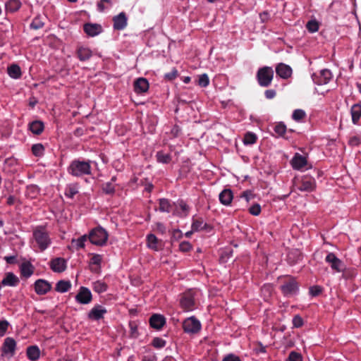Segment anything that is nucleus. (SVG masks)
Masks as SVG:
<instances>
[{"mask_svg": "<svg viewBox=\"0 0 361 361\" xmlns=\"http://www.w3.org/2000/svg\"><path fill=\"white\" fill-rule=\"evenodd\" d=\"M265 97L268 99L274 98L276 95V92L274 90H267L264 92Z\"/></svg>", "mask_w": 361, "mask_h": 361, "instance_id": "obj_63", "label": "nucleus"}, {"mask_svg": "<svg viewBox=\"0 0 361 361\" xmlns=\"http://www.w3.org/2000/svg\"><path fill=\"white\" fill-rule=\"evenodd\" d=\"M182 235H183L182 232L178 229H176L172 233L171 239L178 240V239H180L182 237Z\"/></svg>", "mask_w": 361, "mask_h": 361, "instance_id": "obj_64", "label": "nucleus"}, {"mask_svg": "<svg viewBox=\"0 0 361 361\" xmlns=\"http://www.w3.org/2000/svg\"><path fill=\"white\" fill-rule=\"evenodd\" d=\"M75 298L78 302L87 305L91 302L92 300V295L89 288L81 286Z\"/></svg>", "mask_w": 361, "mask_h": 361, "instance_id": "obj_12", "label": "nucleus"}, {"mask_svg": "<svg viewBox=\"0 0 361 361\" xmlns=\"http://www.w3.org/2000/svg\"><path fill=\"white\" fill-rule=\"evenodd\" d=\"M76 55L80 61H85L92 57V51L88 47L80 46L76 49Z\"/></svg>", "mask_w": 361, "mask_h": 361, "instance_id": "obj_23", "label": "nucleus"}, {"mask_svg": "<svg viewBox=\"0 0 361 361\" xmlns=\"http://www.w3.org/2000/svg\"><path fill=\"white\" fill-rule=\"evenodd\" d=\"M7 72L8 75L13 79H18L22 75L20 68L17 64H11L9 66Z\"/></svg>", "mask_w": 361, "mask_h": 361, "instance_id": "obj_34", "label": "nucleus"}, {"mask_svg": "<svg viewBox=\"0 0 361 361\" xmlns=\"http://www.w3.org/2000/svg\"><path fill=\"white\" fill-rule=\"evenodd\" d=\"M319 27V24L316 20H311L307 22L306 25V28L310 32H315L318 31Z\"/></svg>", "mask_w": 361, "mask_h": 361, "instance_id": "obj_47", "label": "nucleus"}, {"mask_svg": "<svg viewBox=\"0 0 361 361\" xmlns=\"http://www.w3.org/2000/svg\"><path fill=\"white\" fill-rule=\"evenodd\" d=\"M257 140V137L256 134L252 132H247L245 134L243 137V143L245 145H253Z\"/></svg>", "mask_w": 361, "mask_h": 361, "instance_id": "obj_41", "label": "nucleus"}, {"mask_svg": "<svg viewBox=\"0 0 361 361\" xmlns=\"http://www.w3.org/2000/svg\"><path fill=\"white\" fill-rule=\"evenodd\" d=\"M179 249L181 252H187L192 249V245L189 242L183 241L180 243Z\"/></svg>", "mask_w": 361, "mask_h": 361, "instance_id": "obj_57", "label": "nucleus"}, {"mask_svg": "<svg viewBox=\"0 0 361 361\" xmlns=\"http://www.w3.org/2000/svg\"><path fill=\"white\" fill-rule=\"evenodd\" d=\"M166 344V341L159 337H154L151 342V345L157 349L163 348Z\"/></svg>", "mask_w": 361, "mask_h": 361, "instance_id": "obj_44", "label": "nucleus"}, {"mask_svg": "<svg viewBox=\"0 0 361 361\" xmlns=\"http://www.w3.org/2000/svg\"><path fill=\"white\" fill-rule=\"evenodd\" d=\"M20 274L25 278H29L33 274V267L29 262L22 264L20 267Z\"/></svg>", "mask_w": 361, "mask_h": 361, "instance_id": "obj_37", "label": "nucleus"}, {"mask_svg": "<svg viewBox=\"0 0 361 361\" xmlns=\"http://www.w3.org/2000/svg\"><path fill=\"white\" fill-rule=\"evenodd\" d=\"M274 70L270 66L259 68L256 74V78L259 86L269 87L274 78Z\"/></svg>", "mask_w": 361, "mask_h": 361, "instance_id": "obj_4", "label": "nucleus"}, {"mask_svg": "<svg viewBox=\"0 0 361 361\" xmlns=\"http://www.w3.org/2000/svg\"><path fill=\"white\" fill-rule=\"evenodd\" d=\"M286 361H302V357L300 353L291 351Z\"/></svg>", "mask_w": 361, "mask_h": 361, "instance_id": "obj_51", "label": "nucleus"}, {"mask_svg": "<svg viewBox=\"0 0 361 361\" xmlns=\"http://www.w3.org/2000/svg\"><path fill=\"white\" fill-rule=\"evenodd\" d=\"M181 132V128L178 125H174L171 130V134L173 137L179 136Z\"/></svg>", "mask_w": 361, "mask_h": 361, "instance_id": "obj_62", "label": "nucleus"}, {"mask_svg": "<svg viewBox=\"0 0 361 361\" xmlns=\"http://www.w3.org/2000/svg\"><path fill=\"white\" fill-rule=\"evenodd\" d=\"M134 91L137 94L145 93L149 89V82L144 78H139L134 81Z\"/></svg>", "mask_w": 361, "mask_h": 361, "instance_id": "obj_20", "label": "nucleus"}, {"mask_svg": "<svg viewBox=\"0 0 361 361\" xmlns=\"http://www.w3.org/2000/svg\"><path fill=\"white\" fill-rule=\"evenodd\" d=\"M183 329L185 333L197 334L201 329V324L195 317H191L183 321Z\"/></svg>", "mask_w": 361, "mask_h": 361, "instance_id": "obj_7", "label": "nucleus"}, {"mask_svg": "<svg viewBox=\"0 0 361 361\" xmlns=\"http://www.w3.org/2000/svg\"><path fill=\"white\" fill-rule=\"evenodd\" d=\"M156 157L157 161L162 164H169L171 161L170 154L164 153L162 151L157 152Z\"/></svg>", "mask_w": 361, "mask_h": 361, "instance_id": "obj_40", "label": "nucleus"}, {"mask_svg": "<svg viewBox=\"0 0 361 361\" xmlns=\"http://www.w3.org/2000/svg\"><path fill=\"white\" fill-rule=\"evenodd\" d=\"M44 22H42L41 18L39 16H37L32 20L30 24V27L33 30H39L42 28L44 27Z\"/></svg>", "mask_w": 361, "mask_h": 361, "instance_id": "obj_49", "label": "nucleus"}, {"mask_svg": "<svg viewBox=\"0 0 361 361\" xmlns=\"http://www.w3.org/2000/svg\"><path fill=\"white\" fill-rule=\"evenodd\" d=\"M280 289L283 295L292 296L298 293L299 289L298 283L294 277L287 276L281 285Z\"/></svg>", "mask_w": 361, "mask_h": 361, "instance_id": "obj_5", "label": "nucleus"}, {"mask_svg": "<svg viewBox=\"0 0 361 361\" xmlns=\"http://www.w3.org/2000/svg\"><path fill=\"white\" fill-rule=\"evenodd\" d=\"M71 288V283L69 281H59L55 287V290L59 293H66Z\"/></svg>", "mask_w": 361, "mask_h": 361, "instance_id": "obj_35", "label": "nucleus"}, {"mask_svg": "<svg viewBox=\"0 0 361 361\" xmlns=\"http://www.w3.org/2000/svg\"><path fill=\"white\" fill-rule=\"evenodd\" d=\"M157 357L154 353L148 352L147 355H143L142 361H157Z\"/></svg>", "mask_w": 361, "mask_h": 361, "instance_id": "obj_59", "label": "nucleus"}, {"mask_svg": "<svg viewBox=\"0 0 361 361\" xmlns=\"http://www.w3.org/2000/svg\"><path fill=\"white\" fill-rule=\"evenodd\" d=\"M27 356L31 361H36L39 358L40 350L37 345H30L27 348Z\"/></svg>", "mask_w": 361, "mask_h": 361, "instance_id": "obj_30", "label": "nucleus"}, {"mask_svg": "<svg viewBox=\"0 0 361 361\" xmlns=\"http://www.w3.org/2000/svg\"><path fill=\"white\" fill-rule=\"evenodd\" d=\"M276 73L280 78L288 79L291 76L293 71L288 65L280 63L276 66Z\"/></svg>", "mask_w": 361, "mask_h": 361, "instance_id": "obj_18", "label": "nucleus"}, {"mask_svg": "<svg viewBox=\"0 0 361 361\" xmlns=\"http://www.w3.org/2000/svg\"><path fill=\"white\" fill-rule=\"evenodd\" d=\"M32 236L41 252L47 250L51 243L49 233L44 226H37L33 230Z\"/></svg>", "mask_w": 361, "mask_h": 361, "instance_id": "obj_2", "label": "nucleus"}, {"mask_svg": "<svg viewBox=\"0 0 361 361\" xmlns=\"http://www.w3.org/2000/svg\"><path fill=\"white\" fill-rule=\"evenodd\" d=\"M91 255L90 264L97 265L100 267L102 261V256L99 254H91Z\"/></svg>", "mask_w": 361, "mask_h": 361, "instance_id": "obj_50", "label": "nucleus"}, {"mask_svg": "<svg viewBox=\"0 0 361 361\" xmlns=\"http://www.w3.org/2000/svg\"><path fill=\"white\" fill-rule=\"evenodd\" d=\"M302 259V253L298 249H292L287 254V262L293 266Z\"/></svg>", "mask_w": 361, "mask_h": 361, "instance_id": "obj_19", "label": "nucleus"}, {"mask_svg": "<svg viewBox=\"0 0 361 361\" xmlns=\"http://www.w3.org/2000/svg\"><path fill=\"white\" fill-rule=\"evenodd\" d=\"M248 211L253 216H259L262 211L261 206L258 203H255L249 208Z\"/></svg>", "mask_w": 361, "mask_h": 361, "instance_id": "obj_52", "label": "nucleus"}, {"mask_svg": "<svg viewBox=\"0 0 361 361\" xmlns=\"http://www.w3.org/2000/svg\"><path fill=\"white\" fill-rule=\"evenodd\" d=\"M149 322L152 328L159 330L165 325L166 318L161 314H154L150 317Z\"/></svg>", "mask_w": 361, "mask_h": 361, "instance_id": "obj_16", "label": "nucleus"}, {"mask_svg": "<svg viewBox=\"0 0 361 361\" xmlns=\"http://www.w3.org/2000/svg\"><path fill=\"white\" fill-rule=\"evenodd\" d=\"M40 192V188L37 185H29L26 187L25 196L30 199H36Z\"/></svg>", "mask_w": 361, "mask_h": 361, "instance_id": "obj_31", "label": "nucleus"}, {"mask_svg": "<svg viewBox=\"0 0 361 361\" xmlns=\"http://www.w3.org/2000/svg\"><path fill=\"white\" fill-rule=\"evenodd\" d=\"M180 306L186 311H191L195 308V298L192 290L184 293L180 298Z\"/></svg>", "mask_w": 361, "mask_h": 361, "instance_id": "obj_10", "label": "nucleus"}, {"mask_svg": "<svg viewBox=\"0 0 361 361\" xmlns=\"http://www.w3.org/2000/svg\"><path fill=\"white\" fill-rule=\"evenodd\" d=\"M102 191L106 194L112 195L115 192V186L111 182H107L102 185Z\"/></svg>", "mask_w": 361, "mask_h": 361, "instance_id": "obj_43", "label": "nucleus"}, {"mask_svg": "<svg viewBox=\"0 0 361 361\" xmlns=\"http://www.w3.org/2000/svg\"><path fill=\"white\" fill-rule=\"evenodd\" d=\"M222 361H241V360L239 356L233 353H229L224 356Z\"/></svg>", "mask_w": 361, "mask_h": 361, "instance_id": "obj_60", "label": "nucleus"}, {"mask_svg": "<svg viewBox=\"0 0 361 361\" xmlns=\"http://www.w3.org/2000/svg\"><path fill=\"white\" fill-rule=\"evenodd\" d=\"M9 323L6 320L0 321V337H2L6 332Z\"/></svg>", "mask_w": 361, "mask_h": 361, "instance_id": "obj_58", "label": "nucleus"}, {"mask_svg": "<svg viewBox=\"0 0 361 361\" xmlns=\"http://www.w3.org/2000/svg\"><path fill=\"white\" fill-rule=\"evenodd\" d=\"M87 240V235L85 234L78 239H72L71 245L75 248L76 250L84 248L85 242Z\"/></svg>", "mask_w": 361, "mask_h": 361, "instance_id": "obj_36", "label": "nucleus"}, {"mask_svg": "<svg viewBox=\"0 0 361 361\" xmlns=\"http://www.w3.org/2000/svg\"><path fill=\"white\" fill-rule=\"evenodd\" d=\"M240 197L244 198L247 202H249L254 197V195L251 190H245L240 195Z\"/></svg>", "mask_w": 361, "mask_h": 361, "instance_id": "obj_61", "label": "nucleus"}, {"mask_svg": "<svg viewBox=\"0 0 361 361\" xmlns=\"http://www.w3.org/2000/svg\"><path fill=\"white\" fill-rule=\"evenodd\" d=\"M107 310L101 305H95L88 312L87 318L92 321H99L104 317Z\"/></svg>", "mask_w": 361, "mask_h": 361, "instance_id": "obj_11", "label": "nucleus"}, {"mask_svg": "<svg viewBox=\"0 0 361 361\" xmlns=\"http://www.w3.org/2000/svg\"><path fill=\"white\" fill-rule=\"evenodd\" d=\"M322 290L323 288L319 286H313L310 288V294L313 297H316L322 293Z\"/></svg>", "mask_w": 361, "mask_h": 361, "instance_id": "obj_55", "label": "nucleus"}, {"mask_svg": "<svg viewBox=\"0 0 361 361\" xmlns=\"http://www.w3.org/2000/svg\"><path fill=\"white\" fill-rule=\"evenodd\" d=\"M159 209L161 212L169 213L172 210L173 204L169 199L161 198L159 200Z\"/></svg>", "mask_w": 361, "mask_h": 361, "instance_id": "obj_33", "label": "nucleus"}, {"mask_svg": "<svg viewBox=\"0 0 361 361\" xmlns=\"http://www.w3.org/2000/svg\"><path fill=\"white\" fill-rule=\"evenodd\" d=\"M212 227L206 223H204L202 218L192 219V231H200L202 230H211Z\"/></svg>", "mask_w": 361, "mask_h": 361, "instance_id": "obj_24", "label": "nucleus"}, {"mask_svg": "<svg viewBox=\"0 0 361 361\" xmlns=\"http://www.w3.org/2000/svg\"><path fill=\"white\" fill-rule=\"evenodd\" d=\"M78 192V189L74 185H68L65 190V195L69 198H73L74 196Z\"/></svg>", "mask_w": 361, "mask_h": 361, "instance_id": "obj_48", "label": "nucleus"}, {"mask_svg": "<svg viewBox=\"0 0 361 361\" xmlns=\"http://www.w3.org/2000/svg\"><path fill=\"white\" fill-rule=\"evenodd\" d=\"M316 188L315 179L312 176H303L298 185L297 188L302 192H312Z\"/></svg>", "mask_w": 361, "mask_h": 361, "instance_id": "obj_8", "label": "nucleus"}, {"mask_svg": "<svg viewBox=\"0 0 361 361\" xmlns=\"http://www.w3.org/2000/svg\"><path fill=\"white\" fill-rule=\"evenodd\" d=\"M325 262L336 272H343L345 269V265L343 262L338 259L334 252H329L327 254L325 257Z\"/></svg>", "mask_w": 361, "mask_h": 361, "instance_id": "obj_6", "label": "nucleus"}, {"mask_svg": "<svg viewBox=\"0 0 361 361\" xmlns=\"http://www.w3.org/2000/svg\"><path fill=\"white\" fill-rule=\"evenodd\" d=\"M306 164V158L298 154H296L292 160V166L295 169H300Z\"/></svg>", "mask_w": 361, "mask_h": 361, "instance_id": "obj_32", "label": "nucleus"}, {"mask_svg": "<svg viewBox=\"0 0 361 361\" xmlns=\"http://www.w3.org/2000/svg\"><path fill=\"white\" fill-rule=\"evenodd\" d=\"M35 290L37 295H45L51 289V284L44 279H37L35 283Z\"/></svg>", "mask_w": 361, "mask_h": 361, "instance_id": "obj_14", "label": "nucleus"}, {"mask_svg": "<svg viewBox=\"0 0 361 361\" xmlns=\"http://www.w3.org/2000/svg\"><path fill=\"white\" fill-rule=\"evenodd\" d=\"M147 244L149 248L154 251L160 250V240L154 234H148L147 235Z\"/></svg>", "mask_w": 361, "mask_h": 361, "instance_id": "obj_29", "label": "nucleus"}, {"mask_svg": "<svg viewBox=\"0 0 361 361\" xmlns=\"http://www.w3.org/2000/svg\"><path fill=\"white\" fill-rule=\"evenodd\" d=\"M21 7L20 0H10L6 4V11L14 13Z\"/></svg>", "mask_w": 361, "mask_h": 361, "instance_id": "obj_38", "label": "nucleus"}, {"mask_svg": "<svg viewBox=\"0 0 361 361\" xmlns=\"http://www.w3.org/2000/svg\"><path fill=\"white\" fill-rule=\"evenodd\" d=\"M305 117L306 113L302 109H295L292 115V118L297 122L302 121Z\"/></svg>", "mask_w": 361, "mask_h": 361, "instance_id": "obj_42", "label": "nucleus"}, {"mask_svg": "<svg viewBox=\"0 0 361 361\" xmlns=\"http://www.w3.org/2000/svg\"><path fill=\"white\" fill-rule=\"evenodd\" d=\"M18 283V278L12 272L7 273L1 281V284L3 286H16Z\"/></svg>", "mask_w": 361, "mask_h": 361, "instance_id": "obj_26", "label": "nucleus"}, {"mask_svg": "<svg viewBox=\"0 0 361 361\" xmlns=\"http://www.w3.org/2000/svg\"><path fill=\"white\" fill-rule=\"evenodd\" d=\"M348 144L351 147L359 146L361 144V135H355L350 136L348 139Z\"/></svg>", "mask_w": 361, "mask_h": 361, "instance_id": "obj_46", "label": "nucleus"}, {"mask_svg": "<svg viewBox=\"0 0 361 361\" xmlns=\"http://www.w3.org/2000/svg\"><path fill=\"white\" fill-rule=\"evenodd\" d=\"M312 78L318 85H326L331 80L332 73L329 69H323L319 73H313Z\"/></svg>", "mask_w": 361, "mask_h": 361, "instance_id": "obj_9", "label": "nucleus"}, {"mask_svg": "<svg viewBox=\"0 0 361 361\" xmlns=\"http://www.w3.org/2000/svg\"><path fill=\"white\" fill-rule=\"evenodd\" d=\"M44 147L40 144H35L32 146V152L36 157H41L44 154Z\"/></svg>", "mask_w": 361, "mask_h": 361, "instance_id": "obj_45", "label": "nucleus"}, {"mask_svg": "<svg viewBox=\"0 0 361 361\" xmlns=\"http://www.w3.org/2000/svg\"><path fill=\"white\" fill-rule=\"evenodd\" d=\"M219 199L222 204L225 206H229L233 199V194L232 190L231 189L223 190L219 195Z\"/></svg>", "mask_w": 361, "mask_h": 361, "instance_id": "obj_22", "label": "nucleus"}, {"mask_svg": "<svg viewBox=\"0 0 361 361\" xmlns=\"http://www.w3.org/2000/svg\"><path fill=\"white\" fill-rule=\"evenodd\" d=\"M49 264L51 270L56 273L63 272L67 268V262L66 259L62 257L52 259Z\"/></svg>", "mask_w": 361, "mask_h": 361, "instance_id": "obj_15", "label": "nucleus"}, {"mask_svg": "<svg viewBox=\"0 0 361 361\" xmlns=\"http://www.w3.org/2000/svg\"><path fill=\"white\" fill-rule=\"evenodd\" d=\"M274 130L278 137H282L286 140L288 139V137L286 136L288 130L286 126L283 122L276 123L274 127ZM288 132H293V130L290 129L288 130Z\"/></svg>", "mask_w": 361, "mask_h": 361, "instance_id": "obj_28", "label": "nucleus"}, {"mask_svg": "<svg viewBox=\"0 0 361 361\" xmlns=\"http://www.w3.org/2000/svg\"><path fill=\"white\" fill-rule=\"evenodd\" d=\"M178 76V71L176 68H173L171 71L164 75V78L167 80H173Z\"/></svg>", "mask_w": 361, "mask_h": 361, "instance_id": "obj_56", "label": "nucleus"}, {"mask_svg": "<svg viewBox=\"0 0 361 361\" xmlns=\"http://www.w3.org/2000/svg\"><path fill=\"white\" fill-rule=\"evenodd\" d=\"M44 129V123L41 121H34L29 123V130L35 135H40Z\"/></svg>", "mask_w": 361, "mask_h": 361, "instance_id": "obj_27", "label": "nucleus"}, {"mask_svg": "<svg viewBox=\"0 0 361 361\" xmlns=\"http://www.w3.org/2000/svg\"><path fill=\"white\" fill-rule=\"evenodd\" d=\"M292 322L295 328H300L304 324L303 319L298 314L293 317Z\"/></svg>", "mask_w": 361, "mask_h": 361, "instance_id": "obj_53", "label": "nucleus"}, {"mask_svg": "<svg viewBox=\"0 0 361 361\" xmlns=\"http://www.w3.org/2000/svg\"><path fill=\"white\" fill-rule=\"evenodd\" d=\"M108 238V232L102 226L92 228L87 235V239L90 242L97 246L104 245L107 242Z\"/></svg>", "mask_w": 361, "mask_h": 361, "instance_id": "obj_3", "label": "nucleus"}, {"mask_svg": "<svg viewBox=\"0 0 361 361\" xmlns=\"http://www.w3.org/2000/svg\"><path fill=\"white\" fill-rule=\"evenodd\" d=\"M114 29L116 30H122L127 26V17L124 12L120 13L118 15L113 18Z\"/></svg>", "mask_w": 361, "mask_h": 361, "instance_id": "obj_17", "label": "nucleus"}, {"mask_svg": "<svg viewBox=\"0 0 361 361\" xmlns=\"http://www.w3.org/2000/svg\"><path fill=\"white\" fill-rule=\"evenodd\" d=\"M350 114L353 123L358 125L361 118V103L353 104L350 109Z\"/></svg>", "mask_w": 361, "mask_h": 361, "instance_id": "obj_25", "label": "nucleus"}, {"mask_svg": "<svg viewBox=\"0 0 361 361\" xmlns=\"http://www.w3.org/2000/svg\"><path fill=\"white\" fill-rule=\"evenodd\" d=\"M92 288L96 293H102L107 290L108 286L102 281H97L92 283Z\"/></svg>", "mask_w": 361, "mask_h": 361, "instance_id": "obj_39", "label": "nucleus"}, {"mask_svg": "<svg viewBox=\"0 0 361 361\" xmlns=\"http://www.w3.org/2000/svg\"><path fill=\"white\" fill-rule=\"evenodd\" d=\"M16 349V342L11 337H7L4 339L1 347L2 355L13 356Z\"/></svg>", "mask_w": 361, "mask_h": 361, "instance_id": "obj_13", "label": "nucleus"}, {"mask_svg": "<svg viewBox=\"0 0 361 361\" xmlns=\"http://www.w3.org/2000/svg\"><path fill=\"white\" fill-rule=\"evenodd\" d=\"M91 163L90 160L74 159L68 166L67 171L70 175L77 178L91 175Z\"/></svg>", "mask_w": 361, "mask_h": 361, "instance_id": "obj_1", "label": "nucleus"}, {"mask_svg": "<svg viewBox=\"0 0 361 361\" xmlns=\"http://www.w3.org/2000/svg\"><path fill=\"white\" fill-rule=\"evenodd\" d=\"M209 83V79L207 74L204 73V74L200 75L199 80H198V84L200 86L205 87L208 86Z\"/></svg>", "mask_w": 361, "mask_h": 361, "instance_id": "obj_54", "label": "nucleus"}, {"mask_svg": "<svg viewBox=\"0 0 361 361\" xmlns=\"http://www.w3.org/2000/svg\"><path fill=\"white\" fill-rule=\"evenodd\" d=\"M83 30L87 35L91 37H94L102 31V28L100 25L92 23H85L83 25Z\"/></svg>", "mask_w": 361, "mask_h": 361, "instance_id": "obj_21", "label": "nucleus"}]
</instances>
